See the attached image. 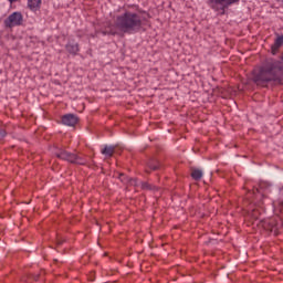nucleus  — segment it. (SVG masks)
<instances>
[{"mask_svg":"<svg viewBox=\"0 0 283 283\" xmlns=\"http://www.w3.org/2000/svg\"><path fill=\"white\" fill-rule=\"evenodd\" d=\"M55 156L60 160H65L66 163H70L71 165H81V166L87 165V159H85V157L81 156L80 154H74V153L67 151L63 147L56 148Z\"/></svg>","mask_w":283,"mask_h":283,"instance_id":"7ed1b4c3","label":"nucleus"},{"mask_svg":"<svg viewBox=\"0 0 283 283\" xmlns=\"http://www.w3.org/2000/svg\"><path fill=\"white\" fill-rule=\"evenodd\" d=\"M115 151H116L115 146H105L104 149L102 150V154L104 156H107L108 158H112V156H114Z\"/></svg>","mask_w":283,"mask_h":283,"instance_id":"ddd939ff","label":"nucleus"},{"mask_svg":"<svg viewBox=\"0 0 283 283\" xmlns=\"http://www.w3.org/2000/svg\"><path fill=\"white\" fill-rule=\"evenodd\" d=\"M252 82L258 87H269L273 85H283V65L273 57L265 59L262 64L252 71Z\"/></svg>","mask_w":283,"mask_h":283,"instance_id":"f257e3e1","label":"nucleus"},{"mask_svg":"<svg viewBox=\"0 0 283 283\" xmlns=\"http://www.w3.org/2000/svg\"><path fill=\"white\" fill-rule=\"evenodd\" d=\"M142 189H144L146 191H154V189H156V186H153L149 182H143Z\"/></svg>","mask_w":283,"mask_h":283,"instance_id":"4468645a","label":"nucleus"},{"mask_svg":"<svg viewBox=\"0 0 283 283\" xmlns=\"http://www.w3.org/2000/svg\"><path fill=\"white\" fill-rule=\"evenodd\" d=\"M192 180H196L197 182L202 180L203 172L202 170L198 168H191V174H190Z\"/></svg>","mask_w":283,"mask_h":283,"instance_id":"f8f14e48","label":"nucleus"},{"mask_svg":"<svg viewBox=\"0 0 283 283\" xmlns=\"http://www.w3.org/2000/svg\"><path fill=\"white\" fill-rule=\"evenodd\" d=\"M282 45H283V35H279V36L275 39V41H274V43L272 44V46H271V53H272L273 55H276L277 52H280V48H282Z\"/></svg>","mask_w":283,"mask_h":283,"instance_id":"1a4fd4ad","label":"nucleus"},{"mask_svg":"<svg viewBox=\"0 0 283 283\" xmlns=\"http://www.w3.org/2000/svg\"><path fill=\"white\" fill-rule=\"evenodd\" d=\"M41 0H28V8L31 12H36L41 10Z\"/></svg>","mask_w":283,"mask_h":283,"instance_id":"9b49d317","label":"nucleus"},{"mask_svg":"<svg viewBox=\"0 0 283 283\" xmlns=\"http://www.w3.org/2000/svg\"><path fill=\"white\" fill-rule=\"evenodd\" d=\"M160 169V161L157 159H149L147 163L146 174H151V171H158Z\"/></svg>","mask_w":283,"mask_h":283,"instance_id":"6e6552de","label":"nucleus"},{"mask_svg":"<svg viewBox=\"0 0 283 283\" xmlns=\"http://www.w3.org/2000/svg\"><path fill=\"white\" fill-rule=\"evenodd\" d=\"M32 277H33L34 282H39V279L41 277V275L36 274V275H33Z\"/></svg>","mask_w":283,"mask_h":283,"instance_id":"f3484780","label":"nucleus"},{"mask_svg":"<svg viewBox=\"0 0 283 283\" xmlns=\"http://www.w3.org/2000/svg\"><path fill=\"white\" fill-rule=\"evenodd\" d=\"M123 178H125V174H119V180L123 181Z\"/></svg>","mask_w":283,"mask_h":283,"instance_id":"a211bd4d","label":"nucleus"},{"mask_svg":"<svg viewBox=\"0 0 283 283\" xmlns=\"http://www.w3.org/2000/svg\"><path fill=\"white\" fill-rule=\"evenodd\" d=\"M102 34L104 35H111V36H116V31H114L113 29L111 28H106L102 31Z\"/></svg>","mask_w":283,"mask_h":283,"instance_id":"2eb2a0df","label":"nucleus"},{"mask_svg":"<svg viewBox=\"0 0 283 283\" xmlns=\"http://www.w3.org/2000/svg\"><path fill=\"white\" fill-rule=\"evenodd\" d=\"M207 3L211 10L218 12L220 17H224V14H227V10H229L231 6L240 3V0H208Z\"/></svg>","mask_w":283,"mask_h":283,"instance_id":"20e7f679","label":"nucleus"},{"mask_svg":"<svg viewBox=\"0 0 283 283\" xmlns=\"http://www.w3.org/2000/svg\"><path fill=\"white\" fill-rule=\"evenodd\" d=\"M62 124L67 125V127H75L78 124V117L74 114L63 115Z\"/></svg>","mask_w":283,"mask_h":283,"instance_id":"0eeeda50","label":"nucleus"},{"mask_svg":"<svg viewBox=\"0 0 283 283\" xmlns=\"http://www.w3.org/2000/svg\"><path fill=\"white\" fill-rule=\"evenodd\" d=\"M65 50L66 52H69V54H72V56H76V54H78L81 49L78 48V43L69 42L65 45Z\"/></svg>","mask_w":283,"mask_h":283,"instance_id":"9d476101","label":"nucleus"},{"mask_svg":"<svg viewBox=\"0 0 283 283\" xmlns=\"http://www.w3.org/2000/svg\"><path fill=\"white\" fill-rule=\"evenodd\" d=\"M19 25H23V14L19 11L11 13L4 20V28H9L10 30H12V28H17Z\"/></svg>","mask_w":283,"mask_h":283,"instance_id":"39448f33","label":"nucleus"},{"mask_svg":"<svg viewBox=\"0 0 283 283\" xmlns=\"http://www.w3.org/2000/svg\"><path fill=\"white\" fill-rule=\"evenodd\" d=\"M63 244V241H57V245L61 247Z\"/></svg>","mask_w":283,"mask_h":283,"instance_id":"aec40b11","label":"nucleus"},{"mask_svg":"<svg viewBox=\"0 0 283 283\" xmlns=\"http://www.w3.org/2000/svg\"><path fill=\"white\" fill-rule=\"evenodd\" d=\"M140 14H147L148 19H151V15L147 11L139 10L138 12H132L126 10L125 13L116 17L115 27L120 32H124V34H136V32H140L143 24L147 21Z\"/></svg>","mask_w":283,"mask_h":283,"instance_id":"f03ea898","label":"nucleus"},{"mask_svg":"<svg viewBox=\"0 0 283 283\" xmlns=\"http://www.w3.org/2000/svg\"><path fill=\"white\" fill-rule=\"evenodd\" d=\"M264 229L274 235H280V223H277L275 219H270L268 222H265Z\"/></svg>","mask_w":283,"mask_h":283,"instance_id":"423d86ee","label":"nucleus"},{"mask_svg":"<svg viewBox=\"0 0 283 283\" xmlns=\"http://www.w3.org/2000/svg\"><path fill=\"white\" fill-rule=\"evenodd\" d=\"M8 1H10L11 3H17V1L19 0H8Z\"/></svg>","mask_w":283,"mask_h":283,"instance_id":"6ab92c4d","label":"nucleus"},{"mask_svg":"<svg viewBox=\"0 0 283 283\" xmlns=\"http://www.w3.org/2000/svg\"><path fill=\"white\" fill-rule=\"evenodd\" d=\"M7 135H8V133L6 132V129L0 128V137L6 138Z\"/></svg>","mask_w":283,"mask_h":283,"instance_id":"dca6fc26","label":"nucleus"}]
</instances>
